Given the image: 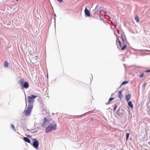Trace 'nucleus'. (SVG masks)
Listing matches in <instances>:
<instances>
[{
    "label": "nucleus",
    "instance_id": "obj_11",
    "mask_svg": "<svg viewBox=\"0 0 150 150\" xmlns=\"http://www.w3.org/2000/svg\"><path fill=\"white\" fill-rule=\"evenodd\" d=\"M8 63L6 61H5L4 62V67H8Z\"/></svg>",
    "mask_w": 150,
    "mask_h": 150
},
{
    "label": "nucleus",
    "instance_id": "obj_9",
    "mask_svg": "<svg viewBox=\"0 0 150 150\" xmlns=\"http://www.w3.org/2000/svg\"><path fill=\"white\" fill-rule=\"evenodd\" d=\"M126 100L127 101H128L131 98V96L130 94H128L126 96Z\"/></svg>",
    "mask_w": 150,
    "mask_h": 150
},
{
    "label": "nucleus",
    "instance_id": "obj_24",
    "mask_svg": "<svg viewBox=\"0 0 150 150\" xmlns=\"http://www.w3.org/2000/svg\"><path fill=\"white\" fill-rule=\"evenodd\" d=\"M63 0H57V1L60 3H61L63 1Z\"/></svg>",
    "mask_w": 150,
    "mask_h": 150
},
{
    "label": "nucleus",
    "instance_id": "obj_17",
    "mask_svg": "<svg viewBox=\"0 0 150 150\" xmlns=\"http://www.w3.org/2000/svg\"><path fill=\"white\" fill-rule=\"evenodd\" d=\"M129 134L128 133H127L126 135V139L127 140L129 138Z\"/></svg>",
    "mask_w": 150,
    "mask_h": 150
},
{
    "label": "nucleus",
    "instance_id": "obj_8",
    "mask_svg": "<svg viewBox=\"0 0 150 150\" xmlns=\"http://www.w3.org/2000/svg\"><path fill=\"white\" fill-rule=\"evenodd\" d=\"M118 97L120 98V99H121L123 97V94L122 93V91H118Z\"/></svg>",
    "mask_w": 150,
    "mask_h": 150
},
{
    "label": "nucleus",
    "instance_id": "obj_23",
    "mask_svg": "<svg viewBox=\"0 0 150 150\" xmlns=\"http://www.w3.org/2000/svg\"><path fill=\"white\" fill-rule=\"evenodd\" d=\"M145 72H150V70H148L146 71H145Z\"/></svg>",
    "mask_w": 150,
    "mask_h": 150
},
{
    "label": "nucleus",
    "instance_id": "obj_10",
    "mask_svg": "<svg viewBox=\"0 0 150 150\" xmlns=\"http://www.w3.org/2000/svg\"><path fill=\"white\" fill-rule=\"evenodd\" d=\"M23 140L28 143H30V141L29 139L27 137H24L23 138Z\"/></svg>",
    "mask_w": 150,
    "mask_h": 150
},
{
    "label": "nucleus",
    "instance_id": "obj_25",
    "mask_svg": "<svg viewBox=\"0 0 150 150\" xmlns=\"http://www.w3.org/2000/svg\"><path fill=\"white\" fill-rule=\"evenodd\" d=\"M102 11H103V10H100V12H102Z\"/></svg>",
    "mask_w": 150,
    "mask_h": 150
},
{
    "label": "nucleus",
    "instance_id": "obj_18",
    "mask_svg": "<svg viewBox=\"0 0 150 150\" xmlns=\"http://www.w3.org/2000/svg\"><path fill=\"white\" fill-rule=\"evenodd\" d=\"M144 75V73H142L139 76V77L140 78H143Z\"/></svg>",
    "mask_w": 150,
    "mask_h": 150
},
{
    "label": "nucleus",
    "instance_id": "obj_4",
    "mask_svg": "<svg viewBox=\"0 0 150 150\" xmlns=\"http://www.w3.org/2000/svg\"><path fill=\"white\" fill-rule=\"evenodd\" d=\"M37 97L34 95H32L31 96H28V103L29 104L33 103L34 102L35 98Z\"/></svg>",
    "mask_w": 150,
    "mask_h": 150
},
{
    "label": "nucleus",
    "instance_id": "obj_13",
    "mask_svg": "<svg viewBox=\"0 0 150 150\" xmlns=\"http://www.w3.org/2000/svg\"><path fill=\"white\" fill-rule=\"evenodd\" d=\"M134 19L138 23L139 22V17L138 16H136L135 17Z\"/></svg>",
    "mask_w": 150,
    "mask_h": 150
},
{
    "label": "nucleus",
    "instance_id": "obj_22",
    "mask_svg": "<svg viewBox=\"0 0 150 150\" xmlns=\"http://www.w3.org/2000/svg\"><path fill=\"white\" fill-rule=\"evenodd\" d=\"M117 105H115V107H114V109H113L114 111H115V110L117 108Z\"/></svg>",
    "mask_w": 150,
    "mask_h": 150
},
{
    "label": "nucleus",
    "instance_id": "obj_21",
    "mask_svg": "<svg viewBox=\"0 0 150 150\" xmlns=\"http://www.w3.org/2000/svg\"><path fill=\"white\" fill-rule=\"evenodd\" d=\"M146 83L144 82L143 84V87H145L146 86Z\"/></svg>",
    "mask_w": 150,
    "mask_h": 150
},
{
    "label": "nucleus",
    "instance_id": "obj_7",
    "mask_svg": "<svg viewBox=\"0 0 150 150\" xmlns=\"http://www.w3.org/2000/svg\"><path fill=\"white\" fill-rule=\"evenodd\" d=\"M23 86L24 88H28L29 86V84L27 81H25L24 83Z\"/></svg>",
    "mask_w": 150,
    "mask_h": 150
},
{
    "label": "nucleus",
    "instance_id": "obj_12",
    "mask_svg": "<svg viewBox=\"0 0 150 150\" xmlns=\"http://www.w3.org/2000/svg\"><path fill=\"white\" fill-rule=\"evenodd\" d=\"M24 82V80L23 79H21L19 80V82L20 83L21 85H22Z\"/></svg>",
    "mask_w": 150,
    "mask_h": 150
},
{
    "label": "nucleus",
    "instance_id": "obj_19",
    "mask_svg": "<svg viewBox=\"0 0 150 150\" xmlns=\"http://www.w3.org/2000/svg\"><path fill=\"white\" fill-rule=\"evenodd\" d=\"M128 105L130 107H131V101H129L128 103Z\"/></svg>",
    "mask_w": 150,
    "mask_h": 150
},
{
    "label": "nucleus",
    "instance_id": "obj_5",
    "mask_svg": "<svg viewBox=\"0 0 150 150\" xmlns=\"http://www.w3.org/2000/svg\"><path fill=\"white\" fill-rule=\"evenodd\" d=\"M33 140L34 141L33 143V146L35 148L37 149L38 146V141L35 139H33Z\"/></svg>",
    "mask_w": 150,
    "mask_h": 150
},
{
    "label": "nucleus",
    "instance_id": "obj_16",
    "mask_svg": "<svg viewBox=\"0 0 150 150\" xmlns=\"http://www.w3.org/2000/svg\"><path fill=\"white\" fill-rule=\"evenodd\" d=\"M44 123L45 124L47 122V120L46 118H44L43 119Z\"/></svg>",
    "mask_w": 150,
    "mask_h": 150
},
{
    "label": "nucleus",
    "instance_id": "obj_15",
    "mask_svg": "<svg viewBox=\"0 0 150 150\" xmlns=\"http://www.w3.org/2000/svg\"><path fill=\"white\" fill-rule=\"evenodd\" d=\"M11 128L12 129H13L14 131L15 130V128L14 126V125L13 124H11Z\"/></svg>",
    "mask_w": 150,
    "mask_h": 150
},
{
    "label": "nucleus",
    "instance_id": "obj_2",
    "mask_svg": "<svg viewBox=\"0 0 150 150\" xmlns=\"http://www.w3.org/2000/svg\"><path fill=\"white\" fill-rule=\"evenodd\" d=\"M57 125L55 123H52L50 124L45 129V133L51 132L53 130H54L56 127Z\"/></svg>",
    "mask_w": 150,
    "mask_h": 150
},
{
    "label": "nucleus",
    "instance_id": "obj_14",
    "mask_svg": "<svg viewBox=\"0 0 150 150\" xmlns=\"http://www.w3.org/2000/svg\"><path fill=\"white\" fill-rule=\"evenodd\" d=\"M114 98H110L109 99L107 103L108 104H109L111 102V101L113 100H114Z\"/></svg>",
    "mask_w": 150,
    "mask_h": 150
},
{
    "label": "nucleus",
    "instance_id": "obj_27",
    "mask_svg": "<svg viewBox=\"0 0 150 150\" xmlns=\"http://www.w3.org/2000/svg\"><path fill=\"white\" fill-rule=\"evenodd\" d=\"M16 1H18V0H16Z\"/></svg>",
    "mask_w": 150,
    "mask_h": 150
},
{
    "label": "nucleus",
    "instance_id": "obj_6",
    "mask_svg": "<svg viewBox=\"0 0 150 150\" xmlns=\"http://www.w3.org/2000/svg\"><path fill=\"white\" fill-rule=\"evenodd\" d=\"M84 13L85 15L86 16L90 17V11L86 8L84 10Z\"/></svg>",
    "mask_w": 150,
    "mask_h": 150
},
{
    "label": "nucleus",
    "instance_id": "obj_3",
    "mask_svg": "<svg viewBox=\"0 0 150 150\" xmlns=\"http://www.w3.org/2000/svg\"><path fill=\"white\" fill-rule=\"evenodd\" d=\"M33 108V105H28L27 109H25L23 113L24 114V115L25 116L30 115Z\"/></svg>",
    "mask_w": 150,
    "mask_h": 150
},
{
    "label": "nucleus",
    "instance_id": "obj_20",
    "mask_svg": "<svg viewBox=\"0 0 150 150\" xmlns=\"http://www.w3.org/2000/svg\"><path fill=\"white\" fill-rule=\"evenodd\" d=\"M128 83L127 81H124L122 83V85Z\"/></svg>",
    "mask_w": 150,
    "mask_h": 150
},
{
    "label": "nucleus",
    "instance_id": "obj_26",
    "mask_svg": "<svg viewBox=\"0 0 150 150\" xmlns=\"http://www.w3.org/2000/svg\"><path fill=\"white\" fill-rule=\"evenodd\" d=\"M132 108H133V105L132 104Z\"/></svg>",
    "mask_w": 150,
    "mask_h": 150
},
{
    "label": "nucleus",
    "instance_id": "obj_1",
    "mask_svg": "<svg viewBox=\"0 0 150 150\" xmlns=\"http://www.w3.org/2000/svg\"><path fill=\"white\" fill-rule=\"evenodd\" d=\"M116 40V44L118 48L121 50H124L127 47V40L125 36L123 35H121L122 41L121 42L119 40V38L117 35Z\"/></svg>",
    "mask_w": 150,
    "mask_h": 150
}]
</instances>
